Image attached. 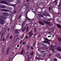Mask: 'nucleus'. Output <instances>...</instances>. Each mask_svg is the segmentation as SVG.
<instances>
[{"instance_id":"1","label":"nucleus","mask_w":61,"mask_h":61,"mask_svg":"<svg viewBox=\"0 0 61 61\" xmlns=\"http://www.w3.org/2000/svg\"><path fill=\"white\" fill-rule=\"evenodd\" d=\"M0 17L1 18H0V24L3 25L4 24L5 22L4 20H5L6 18V17L3 16H0Z\"/></svg>"},{"instance_id":"2","label":"nucleus","mask_w":61,"mask_h":61,"mask_svg":"<svg viewBox=\"0 0 61 61\" xmlns=\"http://www.w3.org/2000/svg\"><path fill=\"white\" fill-rule=\"evenodd\" d=\"M43 22H44V23H45L46 24H48V25H51V26H52L53 25L52 24H50L49 22L46 21L45 20H44L43 21Z\"/></svg>"},{"instance_id":"3","label":"nucleus","mask_w":61,"mask_h":61,"mask_svg":"<svg viewBox=\"0 0 61 61\" xmlns=\"http://www.w3.org/2000/svg\"><path fill=\"white\" fill-rule=\"evenodd\" d=\"M29 37H30L31 36H32L33 35V33L32 32V31H30L29 33Z\"/></svg>"},{"instance_id":"4","label":"nucleus","mask_w":61,"mask_h":61,"mask_svg":"<svg viewBox=\"0 0 61 61\" xmlns=\"http://www.w3.org/2000/svg\"><path fill=\"white\" fill-rule=\"evenodd\" d=\"M57 50L59 52L61 51V47L58 46L57 48Z\"/></svg>"},{"instance_id":"5","label":"nucleus","mask_w":61,"mask_h":61,"mask_svg":"<svg viewBox=\"0 0 61 61\" xmlns=\"http://www.w3.org/2000/svg\"><path fill=\"white\" fill-rule=\"evenodd\" d=\"M24 49L23 48L22 49L20 53H19L18 54H21V55H23L24 54Z\"/></svg>"},{"instance_id":"6","label":"nucleus","mask_w":61,"mask_h":61,"mask_svg":"<svg viewBox=\"0 0 61 61\" xmlns=\"http://www.w3.org/2000/svg\"><path fill=\"white\" fill-rule=\"evenodd\" d=\"M0 7L1 8H5L6 7L4 5H0Z\"/></svg>"},{"instance_id":"7","label":"nucleus","mask_w":61,"mask_h":61,"mask_svg":"<svg viewBox=\"0 0 61 61\" xmlns=\"http://www.w3.org/2000/svg\"><path fill=\"white\" fill-rule=\"evenodd\" d=\"M2 10L3 12H9V11L8 10L5 9H2Z\"/></svg>"},{"instance_id":"8","label":"nucleus","mask_w":61,"mask_h":61,"mask_svg":"<svg viewBox=\"0 0 61 61\" xmlns=\"http://www.w3.org/2000/svg\"><path fill=\"white\" fill-rule=\"evenodd\" d=\"M2 15L3 16H7V13L5 12H3L2 14Z\"/></svg>"},{"instance_id":"9","label":"nucleus","mask_w":61,"mask_h":61,"mask_svg":"<svg viewBox=\"0 0 61 61\" xmlns=\"http://www.w3.org/2000/svg\"><path fill=\"white\" fill-rule=\"evenodd\" d=\"M39 23L40 24H41V25H45V23H43V22L42 21H39Z\"/></svg>"},{"instance_id":"10","label":"nucleus","mask_w":61,"mask_h":61,"mask_svg":"<svg viewBox=\"0 0 61 61\" xmlns=\"http://www.w3.org/2000/svg\"><path fill=\"white\" fill-rule=\"evenodd\" d=\"M42 15L44 16H47V13H43Z\"/></svg>"},{"instance_id":"11","label":"nucleus","mask_w":61,"mask_h":61,"mask_svg":"<svg viewBox=\"0 0 61 61\" xmlns=\"http://www.w3.org/2000/svg\"><path fill=\"white\" fill-rule=\"evenodd\" d=\"M57 28H61V26L59 24H57Z\"/></svg>"},{"instance_id":"12","label":"nucleus","mask_w":61,"mask_h":61,"mask_svg":"<svg viewBox=\"0 0 61 61\" xmlns=\"http://www.w3.org/2000/svg\"><path fill=\"white\" fill-rule=\"evenodd\" d=\"M38 15L39 17H44V16L43 15L40 14H38Z\"/></svg>"},{"instance_id":"13","label":"nucleus","mask_w":61,"mask_h":61,"mask_svg":"<svg viewBox=\"0 0 61 61\" xmlns=\"http://www.w3.org/2000/svg\"><path fill=\"white\" fill-rule=\"evenodd\" d=\"M0 2L1 3H3V4H7V2L5 1L2 2V1H1Z\"/></svg>"},{"instance_id":"14","label":"nucleus","mask_w":61,"mask_h":61,"mask_svg":"<svg viewBox=\"0 0 61 61\" xmlns=\"http://www.w3.org/2000/svg\"><path fill=\"white\" fill-rule=\"evenodd\" d=\"M59 41V42H61V38L60 37H58L57 39Z\"/></svg>"},{"instance_id":"15","label":"nucleus","mask_w":61,"mask_h":61,"mask_svg":"<svg viewBox=\"0 0 61 61\" xmlns=\"http://www.w3.org/2000/svg\"><path fill=\"white\" fill-rule=\"evenodd\" d=\"M18 29L16 30L15 31V33H16V34H18Z\"/></svg>"},{"instance_id":"16","label":"nucleus","mask_w":61,"mask_h":61,"mask_svg":"<svg viewBox=\"0 0 61 61\" xmlns=\"http://www.w3.org/2000/svg\"><path fill=\"white\" fill-rule=\"evenodd\" d=\"M28 3H27L26 4V6H25V8L26 9H27L28 8Z\"/></svg>"},{"instance_id":"17","label":"nucleus","mask_w":61,"mask_h":61,"mask_svg":"<svg viewBox=\"0 0 61 61\" xmlns=\"http://www.w3.org/2000/svg\"><path fill=\"white\" fill-rule=\"evenodd\" d=\"M29 30V27L28 26L26 28V31L27 32H28V30Z\"/></svg>"},{"instance_id":"18","label":"nucleus","mask_w":61,"mask_h":61,"mask_svg":"<svg viewBox=\"0 0 61 61\" xmlns=\"http://www.w3.org/2000/svg\"><path fill=\"white\" fill-rule=\"evenodd\" d=\"M52 8V6H50L49 7V12H50V10H51V9Z\"/></svg>"},{"instance_id":"19","label":"nucleus","mask_w":61,"mask_h":61,"mask_svg":"<svg viewBox=\"0 0 61 61\" xmlns=\"http://www.w3.org/2000/svg\"><path fill=\"white\" fill-rule=\"evenodd\" d=\"M44 39V40H46V41H50V40H49L46 38H45V39Z\"/></svg>"},{"instance_id":"20","label":"nucleus","mask_w":61,"mask_h":61,"mask_svg":"<svg viewBox=\"0 0 61 61\" xmlns=\"http://www.w3.org/2000/svg\"><path fill=\"white\" fill-rule=\"evenodd\" d=\"M34 51L32 52L30 54V55L31 56H33L34 55Z\"/></svg>"},{"instance_id":"21","label":"nucleus","mask_w":61,"mask_h":61,"mask_svg":"<svg viewBox=\"0 0 61 61\" xmlns=\"http://www.w3.org/2000/svg\"><path fill=\"white\" fill-rule=\"evenodd\" d=\"M56 2V4H57V0H55L53 2V3H55Z\"/></svg>"},{"instance_id":"22","label":"nucleus","mask_w":61,"mask_h":61,"mask_svg":"<svg viewBox=\"0 0 61 61\" xmlns=\"http://www.w3.org/2000/svg\"><path fill=\"white\" fill-rule=\"evenodd\" d=\"M49 50H52V52L54 51V50L50 48L49 49Z\"/></svg>"},{"instance_id":"23","label":"nucleus","mask_w":61,"mask_h":61,"mask_svg":"<svg viewBox=\"0 0 61 61\" xmlns=\"http://www.w3.org/2000/svg\"><path fill=\"white\" fill-rule=\"evenodd\" d=\"M24 34H23L22 36H21V39H22L24 38Z\"/></svg>"},{"instance_id":"24","label":"nucleus","mask_w":61,"mask_h":61,"mask_svg":"<svg viewBox=\"0 0 61 61\" xmlns=\"http://www.w3.org/2000/svg\"><path fill=\"white\" fill-rule=\"evenodd\" d=\"M60 55V54L59 53H57L56 55V56H59Z\"/></svg>"},{"instance_id":"25","label":"nucleus","mask_w":61,"mask_h":61,"mask_svg":"<svg viewBox=\"0 0 61 61\" xmlns=\"http://www.w3.org/2000/svg\"><path fill=\"white\" fill-rule=\"evenodd\" d=\"M17 3L18 4H20V3H21V2H20V0H18V1H17Z\"/></svg>"},{"instance_id":"26","label":"nucleus","mask_w":61,"mask_h":61,"mask_svg":"<svg viewBox=\"0 0 61 61\" xmlns=\"http://www.w3.org/2000/svg\"><path fill=\"white\" fill-rule=\"evenodd\" d=\"M26 55L27 56H28L29 55V53L28 52H27L26 53Z\"/></svg>"},{"instance_id":"27","label":"nucleus","mask_w":61,"mask_h":61,"mask_svg":"<svg viewBox=\"0 0 61 61\" xmlns=\"http://www.w3.org/2000/svg\"><path fill=\"white\" fill-rule=\"evenodd\" d=\"M54 61H57V59L56 58H55L53 60Z\"/></svg>"},{"instance_id":"28","label":"nucleus","mask_w":61,"mask_h":61,"mask_svg":"<svg viewBox=\"0 0 61 61\" xmlns=\"http://www.w3.org/2000/svg\"><path fill=\"white\" fill-rule=\"evenodd\" d=\"M34 29L35 30H34V32H36V27H35L34 28Z\"/></svg>"},{"instance_id":"29","label":"nucleus","mask_w":61,"mask_h":61,"mask_svg":"<svg viewBox=\"0 0 61 61\" xmlns=\"http://www.w3.org/2000/svg\"><path fill=\"white\" fill-rule=\"evenodd\" d=\"M47 42V41H43V43H46Z\"/></svg>"},{"instance_id":"30","label":"nucleus","mask_w":61,"mask_h":61,"mask_svg":"<svg viewBox=\"0 0 61 61\" xmlns=\"http://www.w3.org/2000/svg\"><path fill=\"white\" fill-rule=\"evenodd\" d=\"M9 34H7V38H9Z\"/></svg>"},{"instance_id":"31","label":"nucleus","mask_w":61,"mask_h":61,"mask_svg":"<svg viewBox=\"0 0 61 61\" xmlns=\"http://www.w3.org/2000/svg\"><path fill=\"white\" fill-rule=\"evenodd\" d=\"M27 49H29V48H30V46L29 45H28L27 47Z\"/></svg>"},{"instance_id":"32","label":"nucleus","mask_w":61,"mask_h":61,"mask_svg":"<svg viewBox=\"0 0 61 61\" xmlns=\"http://www.w3.org/2000/svg\"><path fill=\"white\" fill-rule=\"evenodd\" d=\"M35 58H36V60H38V57L37 56H36L35 57Z\"/></svg>"},{"instance_id":"33","label":"nucleus","mask_w":61,"mask_h":61,"mask_svg":"<svg viewBox=\"0 0 61 61\" xmlns=\"http://www.w3.org/2000/svg\"><path fill=\"white\" fill-rule=\"evenodd\" d=\"M42 46H44L45 47H46V46L45 45V44H42Z\"/></svg>"},{"instance_id":"34","label":"nucleus","mask_w":61,"mask_h":61,"mask_svg":"<svg viewBox=\"0 0 61 61\" xmlns=\"http://www.w3.org/2000/svg\"><path fill=\"white\" fill-rule=\"evenodd\" d=\"M25 41H24L23 42V43H22V44L23 45H25Z\"/></svg>"},{"instance_id":"35","label":"nucleus","mask_w":61,"mask_h":61,"mask_svg":"<svg viewBox=\"0 0 61 61\" xmlns=\"http://www.w3.org/2000/svg\"><path fill=\"white\" fill-rule=\"evenodd\" d=\"M51 20H52V19L50 18L48 19V21H50Z\"/></svg>"},{"instance_id":"36","label":"nucleus","mask_w":61,"mask_h":61,"mask_svg":"<svg viewBox=\"0 0 61 61\" xmlns=\"http://www.w3.org/2000/svg\"><path fill=\"white\" fill-rule=\"evenodd\" d=\"M9 53V51H6V55H8V54Z\"/></svg>"},{"instance_id":"37","label":"nucleus","mask_w":61,"mask_h":61,"mask_svg":"<svg viewBox=\"0 0 61 61\" xmlns=\"http://www.w3.org/2000/svg\"><path fill=\"white\" fill-rule=\"evenodd\" d=\"M51 56V54H49L48 55V57H50V56Z\"/></svg>"},{"instance_id":"38","label":"nucleus","mask_w":61,"mask_h":61,"mask_svg":"<svg viewBox=\"0 0 61 61\" xmlns=\"http://www.w3.org/2000/svg\"><path fill=\"white\" fill-rule=\"evenodd\" d=\"M31 50H33L34 49V47L32 46L31 47Z\"/></svg>"},{"instance_id":"39","label":"nucleus","mask_w":61,"mask_h":61,"mask_svg":"<svg viewBox=\"0 0 61 61\" xmlns=\"http://www.w3.org/2000/svg\"><path fill=\"white\" fill-rule=\"evenodd\" d=\"M5 38H3V40H2L3 42H4V41H5Z\"/></svg>"},{"instance_id":"40","label":"nucleus","mask_w":61,"mask_h":61,"mask_svg":"<svg viewBox=\"0 0 61 61\" xmlns=\"http://www.w3.org/2000/svg\"><path fill=\"white\" fill-rule=\"evenodd\" d=\"M9 49H10L9 48H8L7 49V51H9Z\"/></svg>"},{"instance_id":"41","label":"nucleus","mask_w":61,"mask_h":61,"mask_svg":"<svg viewBox=\"0 0 61 61\" xmlns=\"http://www.w3.org/2000/svg\"><path fill=\"white\" fill-rule=\"evenodd\" d=\"M18 49V48L17 47H15V50H17Z\"/></svg>"},{"instance_id":"42","label":"nucleus","mask_w":61,"mask_h":61,"mask_svg":"<svg viewBox=\"0 0 61 61\" xmlns=\"http://www.w3.org/2000/svg\"><path fill=\"white\" fill-rule=\"evenodd\" d=\"M4 30L5 31V32L6 31V28H5L4 29Z\"/></svg>"},{"instance_id":"43","label":"nucleus","mask_w":61,"mask_h":61,"mask_svg":"<svg viewBox=\"0 0 61 61\" xmlns=\"http://www.w3.org/2000/svg\"><path fill=\"white\" fill-rule=\"evenodd\" d=\"M46 43H47L48 44H50V42H49L48 41H47Z\"/></svg>"},{"instance_id":"44","label":"nucleus","mask_w":61,"mask_h":61,"mask_svg":"<svg viewBox=\"0 0 61 61\" xmlns=\"http://www.w3.org/2000/svg\"><path fill=\"white\" fill-rule=\"evenodd\" d=\"M28 38V36H27L25 37L26 39H27Z\"/></svg>"},{"instance_id":"45","label":"nucleus","mask_w":61,"mask_h":61,"mask_svg":"<svg viewBox=\"0 0 61 61\" xmlns=\"http://www.w3.org/2000/svg\"><path fill=\"white\" fill-rule=\"evenodd\" d=\"M21 16H22V14L20 13L19 15V16H20L21 17Z\"/></svg>"},{"instance_id":"46","label":"nucleus","mask_w":61,"mask_h":61,"mask_svg":"<svg viewBox=\"0 0 61 61\" xmlns=\"http://www.w3.org/2000/svg\"><path fill=\"white\" fill-rule=\"evenodd\" d=\"M49 16V17H50V15L49 14H47V16Z\"/></svg>"},{"instance_id":"47","label":"nucleus","mask_w":61,"mask_h":61,"mask_svg":"<svg viewBox=\"0 0 61 61\" xmlns=\"http://www.w3.org/2000/svg\"><path fill=\"white\" fill-rule=\"evenodd\" d=\"M25 30L24 29H23V30H22V32H24Z\"/></svg>"},{"instance_id":"48","label":"nucleus","mask_w":61,"mask_h":61,"mask_svg":"<svg viewBox=\"0 0 61 61\" xmlns=\"http://www.w3.org/2000/svg\"><path fill=\"white\" fill-rule=\"evenodd\" d=\"M28 18H26V21H27V20L28 19Z\"/></svg>"},{"instance_id":"49","label":"nucleus","mask_w":61,"mask_h":61,"mask_svg":"<svg viewBox=\"0 0 61 61\" xmlns=\"http://www.w3.org/2000/svg\"><path fill=\"white\" fill-rule=\"evenodd\" d=\"M24 24L22 23V25H21V26H24Z\"/></svg>"},{"instance_id":"50","label":"nucleus","mask_w":61,"mask_h":61,"mask_svg":"<svg viewBox=\"0 0 61 61\" xmlns=\"http://www.w3.org/2000/svg\"><path fill=\"white\" fill-rule=\"evenodd\" d=\"M17 47H19V45L18 44L17 45Z\"/></svg>"},{"instance_id":"51","label":"nucleus","mask_w":61,"mask_h":61,"mask_svg":"<svg viewBox=\"0 0 61 61\" xmlns=\"http://www.w3.org/2000/svg\"><path fill=\"white\" fill-rule=\"evenodd\" d=\"M42 45H40V47H41V48H43V46H42Z\"/></svg>"},{"instance_id":"52","label":"nucleus","mask_w":61,"mask_h":61,"mask_svg":"<svg viewBox=\"0 0 61 61\" xmlns=\"http://www.w3.org/2000/svg\"><path fill=\"white\" fill-rule=\"evenodd\" d=\"M15 5H13V4H12V6H13V7H14V6H15Z\"/></svg>"},{"instance_id":"53","label":"nucleus","mask_w":61,"mask_h":61,"mask_svg":"<svg viewBox=\"0 0 61 61\" xmlns=\"http://www.w3.org/2000/svg\"><path fill=\"white\" fill-rule=\"evenodd\" d=\"M16 13V11H15L14 12V14H15Z\"/></svg>"},{"instance_id":"54","label":"nucleus","mask_w":61,"mask_h":61,"mask_svg":"<svg viewBox=\"0 0 61 61\" xmlns=\"http://www.w3.org/2000/svg\"><path fill=\"white\" fill-rule=\"evenodd\" d=\"M22 40H21L20 42V44H21V43H22Z\"/></svg>"},{"instance_id":"55","label":"nucleus","mask_w":61,"mask_h":61,"mask_svg":"<svg viewBox=\"0 0 61 61\" xmlns=\"http://www.w3.org/2000/svg\"><path fill=\"white\" fill-rule=\"evenodd\" d=\"M40 36V35L39 34V35L38 36V38H39V37Z\"/></svg>"},{"instance_id":"56","label":"nucleus","mask_w":61,"mask_h":61,"mask_svg":"<svg viewBox=\"0 0 61 61\" xmlns=\"http://www.w3.org/2000/svg\"><path fill=\"white\" fill-rule=\"evenodd\" d=\"M24 28L23 29H24L25 30V29H26V27H24Z\"/></svg>"},{"instance_id":"57","label":"nucleus","mask_w":61,"mask_h":61,"mask_svg":"<svg viewBox=\"0 0 61 61\" xmlns=\"http://www.w3.org/2000/svg\"><path fill=\"white\" fill-rule=\"evenodd\" d=\"M36 35H37V34H35V35L34 36V37H35V36H36Z\"/></svg>"},{"instance_id":"58","label":"nucleus","mask_w":61,"mask_h":61,"mask_svg":"<svg viewBox=\"0 0 61 61\" xmlns=\"http://www.w3.org/2000/svg\"><path fill=\"white\" fill-rule=\"evenodd\" d=\"M35 44H36V42H34V43L33 44V45H34L35 46Z\"/></svg>"},{"instance_id":"59","label":"nucleus","mask_w":61,"mask_h":61,"mask_svg":"<svg viewBox=\"0 0 61 61\" xmlns=\"http://www.w3.org/2000/svg\"><path fill=\"white\" fill-rule=\"evenodd\" d=\"M61 5V4H59V5H58V7H59Z\"/></svg>"},{"instance_id":"60","label":"nucleus","mask_w":61,"mask_h":61,"mask_svg":"<svg viewBox=\"0 0 61 61\" xmlns=\"http://www.w3.org/2000/svg\"><path fill=\"white\" fill-rule=\"evenodd\" d=\"M29 58H30V57L29 56H28V60H29Z\"/></svg>"},{"instance_id":"61","label":"nucleus","mask_w":61,"mask_h":61,"mask_svg":"<svg viewBox=\"0 0 61 61\" xmlns=\"http://www.w3.org/2000/svg\"><path fill=\"white\" fill-rule=\"evenodd\" d=\"M48 37H51V36H48Z\"/></svg>"},{"instance_id":"62","label":"nucleus","mask_w":61,"mask_h":61,"mask_svg":"<svg viewBox=\"0 0 61 61\" xmlns=\"http://www.w3.org/2000/svg\"><path fill=\"white\" fill-rule=\"evenodd\" d=\"M9 30H10V28H8V29L7 31H9Z\"/></svg>"},{"instance_id":"63","label":"nucleus","mask_w":61,"mask_h":61,"mask_svg":"<svg viewBox=\"0 0 61 61\" xmlns=\"http://www.w3.org/2000/svg\"><path fill=\"white\" fill-rule=\"evenodd\" d=\"M12 38V36H11L10 38V39H11Z\"/></svg>"},{"instance_id":"64","label":"nucleus","mask_w":61,"mask_h":61,"mask_svg":"<svg viewBox=\"0 0 61 61\" xmlns=\"http://www.w3.org/2000/svg\"><path fill=\"white\" fill-rule=\"evenodd\" d=\"M52 31H53V32H54V29H52Z\"/></svg>"}]
</instances>
